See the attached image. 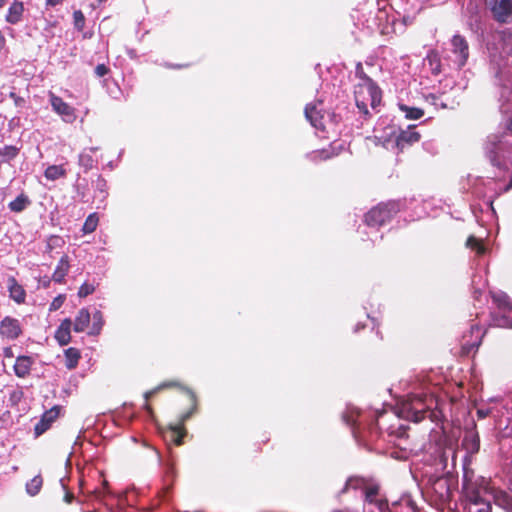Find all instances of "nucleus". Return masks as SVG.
Returning <instances> with one entry per match:
<instances>
[{
  "instance_id": "nucleus-52",
  "label": "nucleus",
  "mask_w": 512,
  "mask_h": 512,
  "mask_svg": "<svg viewBox=\"0 0 512 512\" xmlns=\"http://www.w3.org/2000/svg\"><path fill=\"white\" fill-rule=\"evenodd\" d=\"M74 498V495L70 492H66L65 496H64V501L68 504H70L72 502Z\"/></svg>"
},
{
  "instance_id": "nucleus-12",
  "label": "nucleus",
  "mask_w": 512,
  "mask_h": 512,
  "mask_svg": "<svg viewBox=\"0 0 512 512\" xmlns=\"http://www.w3.org/2000/svg\"><path fill=\"white\" fill-rule=\"evenodd\" d=\"M490 10L496 21L506 23L512 16V0H493L490 2Z\"/></svg>"
},
{
  "instance_id": "nucleus-8",
  "label": "nucleus",
  "mask_w": 512,
  "mask_h": 512,
  "mask_svg": "<svg viewBox=\"0 0 512 512\" xmlns=\"http://www.w3.org/2000/svg\"><path fill=\"white\" fill-rule=\"evenodd\" d=\"M449 58L456 69H461L467 63L469 58V44L466 38L460 34H455L449 41Z\"/></svg>"
},
{
  "instance_id": "nucleus-33",
  "label": "nucleus",
  "mask_w": 512,
  "mask_h": 512,
  "mask_svg": "<svg viewBox=\"0 0 512 512\" xmlns=\"http://www.w3.org/2000/svg\"><path fill=\"white\" fill-rule=\"evenodd\" d=\"M466 246L474 251L478 256L484 255L488 250L483 241L475 236L468 237Z\"/></svg>"
},
{
  "instance_id": "nucleus-17",
  "label": "nucleus",
  "mask_w": 512,
  "mask_h": 512,
  "mask_svg": "<svg viewBox=\"0 0 512 512\" xmlns=\"http://www.w3.org/2000/svg\"><path fill=\"white\" fill-rule=\"evenodd\" d=\"M58 416H59V408L58 407H53L50 410L45 411L43 413L40 421L34 427L35 435L40 436L41 434L46 432Z\"/></svg>"
},
{
  "instance_id": "nucleus-11",
  "label": "nucleus",
  "mask_w": 512,
  "mask_h": 512,
  "mask_svg": "<svg viewBox=\"0 0 512 512\" xmlns=\"http://www.w3.org/2000/svg\"><path fill=\"white\" fill-rule=\"evenodd\" d=\"M23 333L21 323L18 319L5 316L0 321V337L3 340L14 341Z\"/></svg>"
},
{
  "instance_id": "nucleus-21",
  "label": "nucleus",
  "mask_w": 512,
  "mask_h": 512,
  "mask_svg": "<svg viewBox=\"0 0 512 512\" xmlns=\"http://www.w3.org/2000/svg\"><path fill=\"white\" fill-rule=\"evenodd\" d=\"M72 321L70 318L62 320L55 331V339L61 345H67L71 340Z\"/></svg>"
},
{
  "instance_id": "nucleus-29",
  "label": "nucleus",
  "mask_w": 512,
  "mask_h": 512,
  "mask_svg": "<svg viewBox=\"0 0 512 512\" xmlns=\"http://www.w3.org/2000/svg\"><path fill=\"white\" fill-rule=\"evenodd\" d=\"M97 150H98L97 147H91L88 150L87 149L83 150L80 153L78 163L81 167H83L85 169V171H88L93 168L95 160L92 157V153H94Z\"/></svg>"
},
{
  "instance_id": "nucleus-10",
  "label": "nucleus",
  "mask_w": 512,
  "mask_h": 512,
  "mask_svg": "<svg viewBox=\"0 0 512 512\" xmlns=\"http://www.w3.org/2000/svg\"><path fill=\"white\" fill-rule=\"evenodd\" d=\"M49 100L53 111L57 113L64 122L72 123L76 120L75 108L66 103L61 97L50 92Z\"/></svg>"
},
{
  "instance_id": "nucleus-46",
  "label": "nucleus",
  "mask_w": 512,
  "mask_h": 512,
  "mask_svg": "<svg viewBox=\"0 0 512 512\" xmlns=\"http://www.w3.org/2000/svg\"><path fill=\"white\" fill-rule=\"evenodd\" d=\"M64 301H65V296L64 295H58L51 302L49 310L50 311L58 310L63 305Z\"/></svg>"
},
{
  "instance_id": "nucleus-40",
  "label": "nucleus",
  "mask_w": 512,
  "mask_h": 512,
  "mask_svg": "<svg viewBox=\"0 0 512 512\" xmlns=\"http://www.w3.org/2000/svg\"><path fill=\"white\" fill-rule=\"evenodd\" d=\"M43 481L40 475L33 477L29 482L26 483V492L30 496L37 495L42 487Z\"/></svg>"
},
{
  "instance_id": "nucleus-41",
  "label": "nucleus",
  "mask_w": 512,
  "mask_h": 512,
  "mask_svg": "<svg viewBox=\"0 0 512 512\" xmlns=\"http://www.w3.org/2000/svg\"><path fill=\"white\" fill-rule=\"evenodd\" d=\"M96 290V284L93 282H84L78 289L77 295L80 298H85L91 295Z\"/></svg>"
},
{
  "instance_id": "nucleus-39",
  "label": "nucleus",
  "mask_w": 512,
  "mask_h": 512,
  "mask_svg": "<svg viewBox=\"0 0 512 512\" xmlns=\"http://www.w3.org/2000/svg\"><path fill=\"white\" fill-rule=\"evenodd\" d=\"M98 223H99L98 214L95 212L89 214L83 224L82 232L84 234H90V233L94 232L98 226Z\"/></svg>"
},
{
  "instance_id": "nucleus-26",
  "label": "nucleus",
  "mask_w": 512,
  "mask_h": 512,
  "mask_svg": "<svg viewBox=\"0 0 512 512\" xmlns=\"http://www.w3.org/2000/svg\"><path fill=\"white\" fill-rule=\"evenodd\" d=\"M375 19L379 21L377 30L379 31L380 34L389 35L390 33L395 31L394 22H389L388 15L385 11L378 10Z\"/></svg>"
},
{
  "instance_id": "nucleus-6",
  "label": "nucleus",
  "mask_w": 512,
  "mask_h": 512,
  "mask_svg": "<svg viewBox=\"0 0 512 512\" xmlns=\"http://www.w3.org/2000/svg\"><path fill=\"white\" fill-rule=\"evenodd\" d=\"M399 210V202L381 203L367 212L365 223L370 229H375L388 222Z\"/></svg>"
},
{
  "instance_id": "nucleus-20",
  "label": "nucleus",
  "mask_w": 512,
  "mask_h": 512,
  "mask_svg": "<svg viewBox=\"0 0 512 512\" xmlns=\"http://www.w3.org/2000/svg\"><path fill=\"white\" fill-rule=\"evenodd\" d=\"M7 285L9 297L17 304L24 303L26 299V292L23 286L19 284L14 277H10L8 279Z\"/></svg>"
},
{
  "instance_id": "nucleus-56",
  "label": "nucleus",
  "mask_w": 512,
  "mask_h": 512,
  "mask_svg": "<svg viewBox=\"0 0 512 512\" xmlns=\"http://www.w3.org/2000/svg\"><path fill=\"white\" fill-rule=\"evenodd\" d=\"M334 512H354V511L349 510V509H345V510H338V511H334Z\"/></svg>"
},
{
  "instance_id": "nucleus-18",
  "label": "nucleus",
  "mask_w": 512,
  "mask_h": 512,
  "mask_svg": "<svg viewBox=\"0 0 512 512\" xmlns=\"http://www.w3.org/2000/svg\"><path fill=\"white\" fill-rule=\"evenodd\" d=\"M420 140V134L414 127L402 130L395 139V145L399 150H403L408 145L414 144Z\"/></svg>"
},
{
  "instance_id": "nucleus-55",
  "label": "nucleus",
  "mask_w": 512,
  "mask_h": 512,
  "mask_svg": "<svg viewBox=\"0 0 512 512\" xmlns=\"http://www.w3.org/2000/svg\"><path fill=\"white\" fill-rule=\"evenodd\" d=\"M108 167L112 170V169H114L115 166H114L113 162H109Z\"/></svg>"
},
{
  "instance_id": "nucleus-31",
  "label": "nucleus",
  "mask_w": 512,
  "mask_h": 512,
  "mask_svg": "<svg viewBox=\"0 0 512 512\" xmlns=\"http://www.w3.org/2000/svg\"><path fill=\"white\" fill-rule=\"evenodd\" d=\"M44 176L47 180L55 181L66 176V169L63 165H50L46 168Z\"/></svg>"
},
{
  "instance_id": "nucleus-13",
  "label": "nucleus",
  "mask_w": 512,
  "mask_h": 512,
  "mask_svg": "<svg viewBox=\"0 0 512 512\" xmlns=\"http://www.w3.org/2000/svg\"><path fill=\"white\" fill-rule=\"evenodd\" d=\"M322 105V102L319 101L316 104H307L305 107V117L310 122V124L317 130H324V113L321 108L318 106Z\"/></svg>"
},
{
  "instance_id": "nucleus-14",
  "label": "nucleus",
  "mask_w": 512,
  "mask_h": 512,
  "mask_svg": "<svg viewBox=\"0 0 512 512\" xmlns=\"http://www.w3.org/2000/svg\"><path fill=\"white\" fill-rule=\"evenodd\" d=\"M484 333L478 325H472L469 335H464L462 340V348L466 353L478 349L481 344Z\"/></svg>"
},
{
  "instance_id": "nucleus-57",
  "label": "nucleus",
  "mask_w": 512,
  "mask_h": 512,
  "mask_svg": "<svg viewBox=\"0 0 512 512\" xmlns=\"http://www.w3.org/2000/svg\"><path fill=\"white\" fill-rule=\"evenodd\" d=\"M6 0H0V8L5 5Z\"/></svg>"
},
{
  "instance_id": "nucleus-19",
  "label": "nucleus",
  "mask_w": 512,
  "mask_h": 512,
  "mask_svg": "<svg viewBox=\"0 0 512 512\" xmlns=\"http://www.w3.org/2000/svg\"><path fill=\"white\" fill-rule=\"evenodd\" d=\"M343 150V145L341 143H332L328 148H324L321 150H316L307 155V157L312 161L317 160H327L332 158L333 156L339 155V153Z\"/></svg>"
},
{
  "instance_id": "nucleus-9",
  "label": "nucleus",
  "mask_w": 512,
  "mask_h": 512,
  "mask_svg": "<svg viewBox=\"0 0 512 512\" xmlns=\"http://www.w3.org/2000/svg\"><path fill=\"white\" fill-rule=\"evenodd\" d=\"M186 391L190 395L191 401L193 402V407L188 412L181 415L179 424L169 426L170 439L176 445L182 444V439L185 435V430H184L183 424L186 420H188L192 416V414L195 412V409H196L195 394L190 389H186Z\"/></svg>"
},
{
  "instance_id": "nucleus-43",
  "label": "nucleus",
  "mask_w": 512,
  "mask_h": 512,
  "mask_svg": "<svg viewBox=\"0 0 512 512\" xmlns=\"http://www.w3.org/2000/svg\"><path fill=\"white\" fill-rule=\"evenodd\" d=\"M74 26L78 31H81L85 26V17L81 10H76L73 13Z\"/></svg>"
},
{
  "instance_id": "nucleus-60",
  "label": "nucleus",
  "mask_w": 512,
  "mask_h": 512,
  "mask_svg": "<svg viewBox=\"0 0 512 512\" xmlns=\"http://www.w3.org/2000/svg\"><path fill=\"white\" fill-rule=\"evenodd\" d=\"M50 280L44 281V284H49Z\"/></svg>"
},
{
  "instance_id": "nucleus-45",
  "label": "nucleus",
  "mask_w": 512,
  "mask_h": 512,
  "mask_svg": "<svg viewBox=\"0 0 512 512\" xmlns=\"http://www.w3.org/2000/svg\"><path fill=\"white\" fill-rule=\"evenodd\" d=\"M157 459L159 464L164 466L166 475H172L174 473V466L171 460L163 461L160 453L156 451Z\"/></svg>"
},
{
  "instance_id": "nucleus-42",
  "label": "nucleus",
  "mask_w": 512,
  "mask_h": 512,
  "mask_svg": "<svg viewBox=\"0 0 512 512\" xmlns=\"http://www.w3.org/2000/svg\"><path fill=\"white\" fill-rule=\"evenodd\" d=\"M95 197H99L101 201H104L107 197V184L102 178L97 180Z\"/></svg>"
},
{
  "instance_id": "nucleus-1",
  "label": "nucleus",
  "mask_w": 512,
  "mask_h": 512,
  "mask_svg": "<svg viewBox=\"0 0 512 512\" xmlns=\"http://www.w3.org/2000/svg\"><path fill=\"white\" fill-rule=\"evenodd\" d=\"M441 411L439 410V401L431 395H410L390 411H375L372 414L373 420H368L366 415L357 407L349 405L343 414V420L352 428L354 437H364V433L386 431L390 436L398 438L406 434L405 427L399 423L400 418H404L413 422H420L426 417L431 421L439 420Z\"/></svg>"
},
{
  "instance_id": "nucleus-3",
  "label": "nucleus",
  "mask_w": 512,
  "mask_h": 512,
  "mask_svg": "<svg viewBox=\"0 0 512 512\" xmlns=\"http://www.w3.org/2000/svg\"><path fill=\"white\" fill-rule=\"evenodd\" d=\"M462 489L466 499L474 505H482L478 512H487L490 504V497H493L495 503L503 507L507 512H512V495L497 491L494 494L489 487L488 481L479 477L475 480L468 478L467 473L463 476Z\"/></svg>"
},
{
  "instance_id": "nucleus-53",
  "label": "nucleus",
  "mask_w": 512,
  "mask_h": 512,
  "mask_svg": "<svg viewBox=\"0 0 512 512\" xmlns=\"http://www.w3.org/2000/svg\"><path fill=\"white\" fill-rule=\"evenodd\" d=\"M62 2V0H46V4L47 6H56L58 4H60Z\"/></svg>"
},
{
  "instance_id": "nucleus-24",
  "label": "nucleus",
  "mask_w": 512,
  "mask_h": 512,
  "mask_svg": "<svg viewBox=\"0 0 512 512\" xmlns=\"http://www.w3.org/2000/svg\"><path fill=\"white\" fill-rule=\"evenodd\" d=\"M70 269V261L67 255H63L52 274V280L56 283H63Z\"/></svg>"
},
{
  "instance_id": "nucleus-28",
  "label": "nucleus",
  "mask_w": 512,
  "mask_h": 512,
  "mask_svg": "<svg viewBox=\"0 0 512 512\" xmlns=\"http://www.w3.org/2000/svg\"><path fill=\"white\" fill-rule=\"evenodd\" d=\"M424 65L428 67L433 75H439L442 72L441 60L436 52H429L424 59Z\"/></svg>"
},
{
  "instance_id": "nucleus-25",
  "label": "nucleus",
  "mask_w": 512,
  "mask_h": 512,
  "mask_svg": "<svg viewBox=\"0 0 512 512\" xmlns=\"http://www.w3.org/2000/svg\"><path fill=\"white\" fill-rule=\"evenodd\" d=\"M24 12V5L20 1H14L5 16V20L10 24H17L21 21Z\"/></svg>"
},
{
  "instance_id": "nucleus-34",
  "label": "nucleus",
  "mask_w": 512,
  "mask_h": 512,
  "mask_svg": "<svg viewBox=\"0 0 512 512\" xmlns=\"http://www.w3.org/2000/svg\"><path fill=\"white\" fill-rule=\"evenodd\" d=\"M65 365L68 369H74L78 365L80 352L77 348L70 347L65 350Z\"/></svg>"
},
{
  "instance_id": "nucleus-30",
  "label": "nucleus",
  "mask_w": 512,
  "mask_h": 512,
  "mask_svg": "<svg viewBox=\"0 0 512 512\" xmlns=\"http://www.w3.org/2000/svg\"><path fill=\"white\" fill-rule=\"evenodd\" d=\"M30 205V200L27 195L21 193L13 201L9 202L8 208L10 211L20 213Z\"/></svg>"
},
{
  "instance_id": "nucleus-50",
  "label": "nucleus",
  "mask_w": 512,
  "mask_h": 512,
  "mask_svg": "<svg viewBox=\"0 0 512 512\" xmlns=\"http://www.w3.org/2000/svg\"><path fill=\"white\" fill-rule=\"evenodd\" d=\"M3 354H4V356H5V357H7V358H11V357H13V356H14V355H13V350H12V348H11V347H5V348L3 349Z\"/></svg>"
},
{
  "instance_id": "nucleus-59",
  "label": "nucleus",
  "mask_w": 512,
  "mask_h": 512,
  "mask_svg": "<svg viewBox=\"0 0 512 512\" xmlns=\"http://www.w3.org/2000/svg\"><path fill=\"white\" fill-rule=\"evenodd\" d=\"M50 280L44 281V284H49Z\"/></svg>"
},
{
  "instance_id": "nucleus-47",
  "label": "nucleus",
  "mask_w": 512,
  "mask_h": 512,
  "mask_svg": "<svg viewBox=\"0 0 512 512\" xmlns=\"http://www.w3.org/2000/svg\"><path fill=\"white\" fill-rule=\"evenodd\" d=\"M109 72V69L106 65L104 64H98L95 68V74L98 76V77H103L105 76L107 73Z\"/></svg>"
},
{
  "instance_id": "nucleus-22",
  "label": "nucleus",
  "mask_w": 512,
  "mask_h": 512,
  "mask_svg": "<svg viewBox=\"0 0 512 512\" xmlns=\"http://www.w3.org/2000/svg\"><path fill=\"white\" fill-rule=\"evenodd\" d=\"M34 361L30 356H18L14 364L15 375L19 378H25L30 374Z\"/></svg>"
},
{
  "instance_id": "nucleus-49",
  "label": "nucleus",
  "mask_w": 512,
  "mask_h": 512,
  "mask_svg": "<svg viewBox=\"0 0 512 512\" xmlns=\"http://www.w3.org/2000/svg\"><path fill=\"white\" fill-rule=\"evenodd\" d=\"M10 97L14 100L16 106H21L24 103V99L17 96L14 92L10 93Z\"/></svg>"
},
{
  "instance_id": "nucleus-48",
  "label": "nucleus",
  "mask_w": 512,
  "mask_h": 512,
  "mask_svg": "<svg viewBox=\"0 0 512 512\" xmlns=\"http://www.w3.org/2000/svg\"><path fill=\"white\" fill-rule=\"evenodd\" d=\"M491 412H492V411H491V409H488V408H487V409H485V408H479V409H477V417H478L479 419H484V418H486L488 415H490V414H491Z\"/></svg>"
},
{
  "instance_id": "nucleus-7",
  "label": "nucleus",
  "mask_w": 512,
  "mask_h": 512,
  "mask_svg": "<svg viewBox=\"0 0 512 512\" xmlns=\"http://www.w3.org/2000/svg\"><path fill=\"white\" fill-rule=\"evenodd\" d=\"M493 301L498 311L492 314L491 325L501 328H512V300L504 292L493 294Z\"/></svg>"
},
{
  "instance_id": "nucleus-23",
  "label": "nucleus",
  "mask_w": 512,
  "mask_h": 512,
  "mask_svg": "<svg viewBox=\"0 0 512 512\" xmlns=\"http://www.w3.org/2000/svg\"><path fill=\"white\" fill-rule=\"evenodd\" d=\"M91 314L87 308H81L74 320L73 330L77 333L84 332L90 325Z\"/></svg>"
},
{
  "instance_id": "nucleus-44",
  "label": "nucleus",
  "mask_w": 512,
  "mask_h": 512,
  "mask_svg": "<svg viewBox=\"0 0 512 512\" xmlns=\"http://www.w3.org/2000/svg\"><path fill=\"white\" fill-rule=\"evenodd\" d=\"M177 385L178 384L176 382H163L159 386H157L156 388L145 392L144 393V398L147 401L151 396L156 394L158 391H160V390H162L164 388H168V387H172V386H177Z\"/></svg>"
},
{
  "instance_id": "nucleus-27",
  "label": "nucleus",
  "mask_w": 512,
  "mask_h": 512,
  "mask_svg": "<svg viewBox=\"0 0 512 512\" xmlns=\"http://www.w3.org/2000/svg\"><path fill=\"white\" fill-rule=\"evenodd\" d=\"M432 490L439 496V498L443 501L449 499L450 497V489L448 485V481L444 477L436 478L431 484Z\"/></svg>"
},
{
  "instance_id": "nucleus-16",
  "label": "nucleus",
  "mask_w": 512,
  "mask_h": 512,
  "mask_svg": "<svg viewBox=\"0 0 512 512\" xmlns=\"http://www.w3.org/2000/svg\"><path fill=\"white\" fill-rule=\"evenodd\" d=\"M475 427L473 423V427L465 432L462 440V447L468 455H473L480 449V439Z\"/></svg>"
},
{
  "instance_id": "nucleus-32",
  "label": "nucleus",
  "mask_w": 512,
  "mask_h": 512,
  "mask_svg": "<svg viewBox=\"0 0 512 512\" xmlns=\"http://www.w3.org/2000/svg\"><path fill=\"white\" fill-rule=\"evenodd\" d=\"M369 484L364 478L350 477L347 479L342 492H347L349 489L361 490L363 492Z\"/></svg>"
},
{
  "instance_id": "nucleus-4",
  "label": "nucleus",
  "mask_w": 512,
  "mask_h": 512,
  "mask_svg": "<svg viewBox=\"0 0 512 512\" xmlns=\"http://www.w3.org/2000/svg\"><path fill=\"white\" fill-rule=\"evenodd\" d=\"M491 69L498 84L506 91L512 77V34L502 32L488 45Z\"/></svg>"
},
{
  "instance_id": "nucleus-38",
  "label": "nucleus",
  "mask_w": 512,
  "mask_h": 512,
  "mask_svg": "<svg viewBox=\"0 0 512 512\" xmlns=\"http://www.w3.org/2000/svg\"><path fill=\"white\" fill-rule=\"evenodd\" d=\"M19 153V148L13 145H5L4 147L0 148V160H2V163H8Z\"/></svg>"
},
{
  "instance_id": "nucleus-35",
  "label": "nucleus",
  "mask_w": 512,
  "mask_h": 512,
  "mask_svg": "<svg viewBox=\"0 0 512 512\" xmlns=\"http://www.w3.org/2000/svg\"><path fill=\"white\" fill-rule=\"evenodd\" d=\"M103 325H104L103 314L101 311L96 310L93 313V323H92V326L90 327V330L88 331V335H91V336L99 335L102 330Z\"/></svg>"
},
{
  "instance_id": "nucleus-37",
  "label": "nucleus",
  "mask_w": 512,
  "mask_h": 512,
  "mask_svg": "<svg viewBox=\"0 0 512 512\" xmlns=\"http://www.w3.org/2000/svg\"><path fill=\"white\" fill-rule=\"evenodd\" d=\"M399 109L404 113L405 118L410 120H418L424 115V111L422 109L410 107L405 104H399Z\"/></svg>"
},
{
  "instance_id": "nucleus-36",
  "label": "nucleus",
  "mask_w": 512,
  "mask_h": 512,
  "mask_svg": "<svg viewBox=\"0 0 512 512\" xmlns=\"http://www.w3.org/2000/svg\"><path fill=\"white\" fill-rule=\"evenodd\" d=\"M398 506H400L401 508L405 509V511H401V512H415V510H416V505H415L414 501L408 495H404L399 500V502H394L392 504V509L391 510L388 509L387 512H392V510L393 509H397Z\"/></svg>"
},
{
  "instance_id": "nucleus-5",
  "label": "nucleus",
  "mask_w": 512,
  "mask_h": 512,
  "mask_svg": "<svg viewBox=\"0 0 512 512\" xmlns=\"http://www.w3.org/2000/svg\"><path fill=\"white\" fill-rule=\"evenodd\" d=\"M360 68V64L358 65ZM358 82L354 86V98L357 108L364 115L369 114V107L375 110L381 103V91L376 83L357 69Z\"/></svg>"
},
{
  "instance_id": "nucleus-51",
  "label": "nucleus",
  "mask_w": 512,
  "mask_h": 512,
  "mask_svg": "<svg viewBox=\"0 0 512 512\" xmlns=\"http://www.w3.org/2000/svg\"><path fill=\"white\" fill-rule=\"evenodd\" d=\"M5 45H6V39H5L2 31L0 30V53L5 48Z\"/></svg>"
},
{
  "instance_id": "nucleus-2",
  "label": "nucleus",
  "mask_w": 512,
  "mask_h": 512,
  "mask_svg": "<svg viewBox=\"0 0 512 512\" xmlns=\"http://www.w3.org/2000/svg\"><path fill=\"white\" fill-rule=\"evenodd\" d=\"M500 128L486 137L483 152L493 167L504 172L498 178L497 186L501 192H508L512 189V118L501 123Z\"/></svg>"
},
{
  "instance_id": "nucleus-54",
  "label": "nucleus",
  "mask_w": 512,
  "mask_h": 512,
  "mask_svg": "<svg viewBox=\"0 0 512 512\" xmlns=\"http://www.w3.org/2000/svg\"><path fill=\"white\" fill-rule=\"evenodd\" d=\"M144 408L148 413H152L151 407L147 403L144 405Z\"/></svg>"
},
{
  "instance_id": "nucleus-15",
  "label": "nucleus",
  "mask_w": 512,
  "mask_h": 512,
  "mask_svg": "<svg viewBox=\"0 0 512 512\" xmlns=\"http://www.w3.org/2000/svg\"><path fill=\"white\" fill-rule=\"evenodd\" d=\"M379 487L376 484H369L363 491L366 503L375 505L379 512H386L388 504L386 501L378 498Z\"/></svg>"
},
{
  "instance_id": "nucleus-58",
  "label": "nucleus",
  "mask_w": 512,
  "mask_h": 512,
  "mask_svg": "<svg viewBox=\"0 0 512 512\" xmlns=\"http://www.w3.org/2000/svg\"><path fill=\"white\" fill-rule=\"evenodd\" d=\"M359 328H360V324H357L356 328H355V331H358Z\"/></svg>"
}]
</instances>
